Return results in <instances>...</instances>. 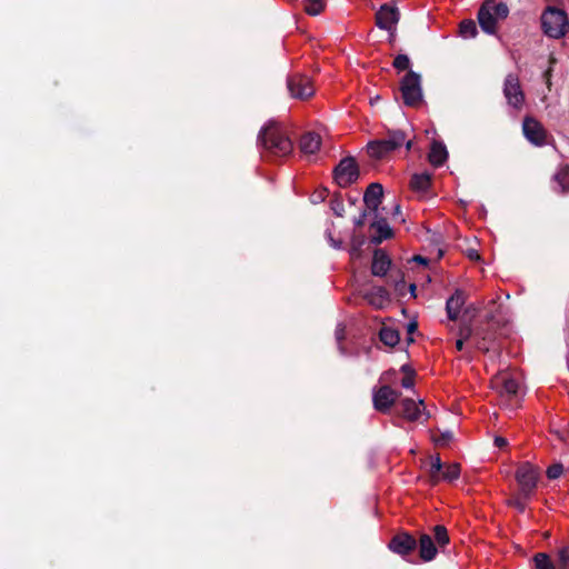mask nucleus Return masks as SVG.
<instances>
[{
    "mask_svg": "<svg viewBox=\"0 0 569 569\" xmlns=\"http://www.w3.org/2000/svg\"><path fill=\"white\" fill-rule=\"evenodd\" d=\"M555 181L562 193L569 192V167L561 169L556 176Z\"/></svg>",
    "mask_w": 569,
    "mask_h": 569,
    "instance_id": "obj_29",
    "label": "nucleus"
},
{
    "mask_svg": "<svg viewBox=\"0 0 569 569\" xmlns=\"http://www.w3.org/2000/svg\"><path fill=\"white\" fill-rule=\"evenodd\" d=\"M436 542L442 547L449 542V536L446 527L438 525L433 528Z\"/></svg>",
    "mask_w": 569,
    "mask_h": 569,
    "instance_id": "obj_33",
    "label": "nucleus"
},
{
    "mask_svg": "<svg viewBox=\"0 0 569 569\" xmlns=\"http://www.w3.org/2000/svg\"><path fill=\"white\" fill-rule=\"evenodd\" d=\"M492 386L500 393L501 398L508 402L506 406L510 407L511 409L515 408V405L511 401L518 400V393L520 389L518 380L513 377L502 375L492 381Z\"/></svg>",
    "mask_w": 569,
    "mask_h": 569,
    "instance_id": "obj_7",
    "label": "nucleus"
},
{
    "mask_svg": "<svg viewBox=\"0 0 569 569\" xmlns=\"http://www.w3.org/2000/svg\"><path fill=\"white\" fill-rule=\"evenodd\" d=\"M495 445L498 448H503L508 445V440L503 437L497 436V437H495Z\"/></svg>",
    "mask_w": 569,
    "mask_h": 569,
    "instance_id": "obj_46",
    "label": "nucleus"
},
{
    "mask_svg": "<svg viewBox=\"0 0 569 569\" xmlns=\"http://www.w3.org/2000/svg\"><path fill=\"white\" fill-rule=\"evenodd\" d=\"M563 467L561 463H555L547 469V477L549 479H557L561 476Z\"/></svg>",
    "mask_w": 569,
    "mask_h": 569,
    "instance_id": "obj_39",
    "label": "nucleus"
},
{
    "mask_svg": "<svg viewBox=\"0 0 569 569\" xmlns=\"http://www.w3.org/2000/svg\"><path fill=\"white\" fill-rule=\"evenodd\" d=\"M536 569H557L547 553L539 552L533 557Z\"/></svg>",
    "mask_w": 569,
    "mask_h": 569,
    "instance_id": "obj_30",
    "label": "nucleus"
},
{
    "mask_svg": "<svg viewBox=\"0 0 569 569\" xmlns=\"http://www.w3.org/2000/svg\"><path fill=\"white\" fill-rule=\"evenodd\" d=\"M380 340L389 347H393L399 342L400 336L398 330L391 327H383L379 332Z\"/></svg>",
    "mask_w": 569,
    "mask_h": 569,
    "instance_id": "obj_25",
    "label": "nucleus"
},
{
    "mask_svg": "<svg viewBox=\"0 0 569 569\" xmlns=\"http://www.w3.org/2000/svg\"><path fill=\"white\" fill-rule=\"evenodd\" d=\"M359 177V169L355 158L346 157L340 160L333 170L335 181L339 187L346 188L353 183Z\"/></svg>",
    "mask_w": 569,
    "mask_h": 569,
    "instance_id": "obj_6",
    "label": "nucleus"
},
{
    "mask_svg": "<svg viewBox=\"0 0 569 569\" xmlns=\"http://www.w3.org/2000/svg\"><path fill=\"white\" fill-rule=\"evenodd\" d=\"M460 476V466L458 463H450L442 469L440 480L451 482L457 480Z\"/></svg>",
    "mask_w": 569,
    "mask_h": 569,
    "instance_id": "obj_27",
    "label": "nucleus"
},
{
    "mask_svg": "<svg viewBox=\"0 0 569 569\" xmlns=\"http://www.w3.org/2000/svg\"><path fill=\"white\" fill-rule=\"evenodd\" d=\"M431 176L428 172L416 173L411 178L410 186L417 191H427L430 187Z\"/></svg>",
    "mask_w": 569,
    "mask_h": 569,
    "instance_id": "obj_24",
    "label": "nucleus"
},
{
    "mask_svg": "<svg viewBox=\"0 0 569 569\" xmlns=\"http://www.w3.org/2000/svg\"><path fill=\"white\" fill-rule=\"evenodd\" d=\"M415 291H416V284L411 283L410 284V292L412 296H415Z\"/></svg>",
    "mask_w": 569,
    "mask_h": 569,
    "instance_id": "obj_54",
    "label": "nucleus"
},
{
    "mask_svg": "<svg viewBox=\"0 0 569 569\" xmlns=\"http://www.w3.org/2000/svg\"><path fill=\"white\" fill-rule=\"evenodd\" d=\"M473 335V330L470 325L463 326L459 329V338L468 340Z\"/></svg>",
    "mask_w": 569,
    "mask_h": 569,
    "instance_id": "obj_42",
    "label": "nucleus"
},
{
    "mask_svg": "<svg viewBox=\"0 0 569 569\" xmlns=\"http://www.w3.org/2000/svg\"><path fill=\"white\" fill-rule=\"evenodd\" d=\"M336 340L338 342V348L341 355H346L345 348L341 346V341L346 337V327L342 323H338L335 330Z\"/></svg>",
    "mask_w": 569,
    "mask_h": 569,
    "instance_id": "obj_37",
    "label": "nucleus"
},
{
    "mask_svg": "<svg viewBox=\"0 0 569 569\" xmlns=\"http://www.w3.org/2000/svg\"><path fill=\"white\" fill-rule=\"evenodd\" d=\"M402 412L406 419L410 421H418L422 413L425 412L423 400L415 401L412 399L406 398L401 401Z\"/></svg>",
    "mask_w": 569,
    "mask_h": 569,
    "instance_id": "obj_16",
    "label": "nucleus"
},
{
    "mask_svg": "<svg viewBox=\"0 0 569 569\" xmlns=\"http://www.w3.org/2000/svg\"><path fill=\"white\" fill-rule=\"evenodd\" d=\"M557 569H569V550L568 548H561L558 551V565Z\"/></svg>",
    "mask_w": 569,
    "mask_h": 569,
    "instance_id": "obj_35",
    "label": "nucleus"
},
{
    "mask_svg": "<svg viewBox=\"0 0 569 569\" xmlns=\"http://www.w3.org/2000/svg\"><path fill=\"white\" fill-rule=\"evenodd\" d=\"M366 217H367V212H366V211H362L358 218H355L353 223H355L357 227H361V226H363L365 220H366Z\"/></svg>",
    "mask_w": 569,
    "mask_h": 569,
    "instance_id": "obj_45",
    "label": "nucleus"
},
{
    "mask_svg": "<svg viewBox=\"0 0 569 569\" xmlns=\"http://www.w3.org/2000/svg\"><path fill=\"white\" fill-rule=\"evenodd\" d=\"M388 547L395 553H398L400 556H407L413 549H416L417 541L412 536H410L408 533H401V535L395 536L390 540Z\"/></svg>",
    "mask_w": 569,
    "mask_h": 569,
    "instance_id": "obj_13",
    "label": "nucleus"
},
{
    "mask_svg": "<svg viewBox=\"0 0 569 569\" xmlns=\"http://www.w3.org/2000/svg\"><path fill=\"white\" fill-rule=\"evenodd\" d=\"M539 472L529 462L521 463L516 472V480L520 488V495L525 499H529L537 487Z\"/></svg>",
    "mask_w": 569,
    "mask_h": 569,
    "instance_id": "obj_5",
    "label": "nucleus"
},
{
    "mask_svg": "<svg viewBox=\"0 0 569 569\" xmlns=\"http://www.w3.org/2000/svg\"><path fill=\"white\" fill-rule=\"evenodd\" d=\"M400 392L385 385L372 390L373 408L379 412H388L399 398Z\"/></svg>",
    "mask_w": 569,
    "mask_h": 569,
    "instance_id": "obj_10",
    "label": "nucleus"
},
{
    "mask_svg": "<svg viewBox=\"0 0 569 569\" xmlns=\"http://www.w3.org/2000/svg\"><path fill=\"white\" fill-rule=\"evenodd\" d=\"M287 87L290 96L296 99H307L315 93L311 80L307 76L300 73H295L288 77Z\"/></svg>",
    "mask_w": 569,
    "mask_h": 569,
    "instance_id": "obj_9",
    "label": "nucleus"
},
{
    "mask_svg": "<svg viewBox=\"0 0 569 569\" xmlns=\"http://www.w3.org/2000/svg\"><path fill=\"white\" fill-rule=\"evenodd\" d=\"M399 18L400 12L397 7L382 4L376 13V24L379 29L386 30L393 36Z\"/></svg>",
    "mask_w": 569,
    "mask_h": 569,
    "instance_id": "obj_11",
    "label": "nucleus"
},
{
    "mask_svg": "<svg viewBox=\"0 0 569 569\" xmlns=\"http://www.w3.org/2000/svg\"><path fill=\"white\" fill-rule=\"evenodd\" d=\"M258 148L272 157H287L293 150V143L286 128L274 121L268 120L257 137Z\"/></svg>",
    "mask_w": 569,
    "mask_h": 569,
    "instance_id": "obj_1",
    "label": "nucleus"
},
{
    "mask_svg": "<svg viewBox=\"0 0 569 569\" xmlns=\"http://www.w3.org/2000/svg\"><path fill=\"white\" fill-rule=\"evenodd\" d=\"M412 261L418 262L420 264H428V259L422 256H413Z\"/></svg>",
    "mask_w": 569,
    "mask_h": 569,
    "instance_id": "obj_48",
    "label": "nucleus"
},
{
    "mask_svg": "<svg viewBox=\"0 0 569 569\" xmlns=\"http://www.w3.org/2000/svg\"><path fill=\"white\" fill-rule=\"evenodd\" d=\"M391 260L389 256L382 250H376L373 252L371 272L376 277H385L389 271Z\"/></svg>",
    "mask_w": 569,
    "mask_h": 569,
    "instance_id": "obj_17",
    "label": "nucleus"
},
{
    "mask_svg": "<svg viewBox=\"0 0 569 569\" xmlns=\"http://www.w3.org/2000/svg\"><path fill=\"white\" fill-rule=\"evenodd\" d=\"M459 33L465 39L475 38L478 33L477 26L472 20H463L459 27Z\"/></svg>",
    "mask_w": 569,
    "mask_h": 569,
    "instance_id": "obj_28",
    "label": "nucleus"
},
{
    "mask_svg": "<svg viewBox=\"0 0 569 569\" xmlns=\"http://www.w3.org/2000/svg\"><path fill=\"white\" fill-rule=\"evenodd\" d=\"M503 96L509 106L519 110L525 102V93L521 89L518 76L509 73L503 83Z\"/></svg>",
    "mask_w": 569,
    "mask_h": 569,
    "instance_id": "obj_8",
    "label": "nucleus"
},
{
    "mask_svg": "<svg viewBox=\"0 0 569 569\" xmlns=\"http://www.w3.org/2000/svg\"><path fill=\"white\" fill-rule=\"evenodd\" d=\"M366 298L370 305L382 308L389 301V293L385 288L378 287L368 292Z\"/></svg>",
    "mask_w": 569,
    "mask_h": 569,
    "instance_id": "obj_23",
    "label": "nucleus"
},
{
    "mask_svg": "<svg viewBox=\"0 0 569 569\" xmlns=\"http://www.w3.org/2000/svg\"><path fill=\"white\" fill-rule=\"evenodd\" d=\"M522 132L526 139L537 147L546 144V131L540 122L526 117L522 122Z\"/></svg>",
    "mask_w": 569,
    "mask_h": 569,
    "instance_id": "obj_12",
    "label": "nucleus"
},
{
    "mask_svg": "<svg viewBox=\"0 0 569 569\" xmlns=\"http://www.w3.org/2000/svg\"><path fill=\"white\" fill-rule=\"evenodd\" d=\"M365 244L363 237H352L351 247H350V256L351 258H359L361 256V248Z\"/></svg>",
    "mask_w": 569,
    "mask_h": 569,
    "instance_id": "obj_34",
    "label": "nucleus"
},
{
    "mask_svg": "<svg viewBox=\"0 0 569 569\" xmlns=\"http://www.w3.org/2000/svg\"><path fill=\"white\" fill-rule=\"evenodd\" d=\"M403 144L406 146L407 150H410L412 148V140L407 139L406 134H405V143Z\"/></svg>",
    "mask_w": 569,
    "mask_h": 569,
    "instance_id": "obj_52",
    "label": "nucleus"
},
{
    "mask_svg": "<svg viewBox=\"0 0 569 569\" xmlns=\"http://www.w3.org/2000/svg\"><path fill=\"white\" fill-rule=\"evenodd\" d=\"M417 328H418L417 322H415V321L408 322L407 323V332H408V335L411 336L417 330ZM408 341L412 342L413 339L411 337H409Z\"/></svg>",
    "mask_w": 569,
    "mask_h": 569,
    "instance_id": "obj_44",
    "label": "nucleus"
},
{
    "mask_svg": "<svg viewBox=\"0 0 569 569\" xmlns=\"http://www.w3.org/2000/svg\"><path fill=\"white\" fill-rule=\"evenodd\" d=\"M429 161L435 167L442 166L448 159V151L446 146L440 141H433L431 143L429 152Z\"/></svg>",
    "mask_w": 569,
    "mask_h": 569,
    "instance_id": "obj_21",
    "label": "nucleus"
},
{
    "mask_svg": "<svg viewBox=\"0 0 569 569\" xmlns=\"http://www.w3.org/2000/svg\"><path fill=\"white\" fill-rule=\"evenodd\" d=\"M400 91L403 103L408 107H418L423 101L422 79L421 76L409 70L401 79Z\"/></svg>",
    "mask_w": 569,
    "mask_h": 569,
    "instance_id": "obj_4",
    "label": "nucleus"
},
{
    "mask_svg": "<svg viewBox=\"0 0 569 569\" xmlns=\"http://www.w3.org/2000/svg\"><path fill=\"white\" fill-rule=\"evenodd\" d=\"M383 196V188L380 183L373 182L368 186L363 194V202L368 210L377 212Z\"/></svg>",
    "mask_w": 569,
    "mask_h": 569,
    "instance_id": "obj_14",
    "label": "nucleus"
},
{
    "mask_svg": "<svg viewBox=\"0 0 569 569\" xmlns=\"http://www.w3.org/2000/svg\"><path fill=\"white\" fill-rule=\"evenodd\" d=\"M475 336L477 338H479V341H477V348L480 350L488 351L489 347L486 343L487 337H486L485 332L481 330H476Z\"/></svg>",
    "mask_w": 569,
    "mask_h": 569,
    "instance_id": "obj_40",
    "label": "nucleus"
},
{
    "mask_svg": "<svg viewBox=\"0 0 569 569\" xmlns=\"http://www.w3.org/2000/svg\"><path fill=\"white\" fill-rule=\"evenodd\" d=\"M465 341L462 338L457 339L456 341V348L458 351H461L463 349Z\"/></svg>",
    "mask_w": 569,
    "mask_h": 569,
    "instance_id": "obj_51",
    "label": "nucleus"
},
{
    "mask_svg": "<svg viewBox=\"0 0 569 569\" xmlns=\"http://www.w3.org/2000/svg\"><path fill=\"white\" fill-rule=\"evenodd\" d=\"M441 438H442V443H447L448 441H450L452 439V432L451 431H445L441 435Z\"/></svg>",
    "mask_w": 569,
    "mask_h": 569,
    "instance_id": "obj_49",
    "label": "nucleus"
},
{
    "mask_svg": "<svg viewBox=\"0 0 569 569\" xmlns=\"http://www.w3.org/2000/svg\"><path fill=\"white\" fill-rule=\"evenodd\" d=\"M380 100V96H376L373 98L370 99V103L371 104H375L376 102H378Z\"/></svg>",
    "mask_w": 569,
    "mask_h": 569,
    "instance_id": "obj_53",
    "label": "nucleus"
},
{
    "mask_svg": "<svg viewBox=\"0 0 569 569\" xmlns=\"http://www.w3.org/2000/svg\"><path fill=\"white\" fill-rule=\"evenodd\" d=\"M331 210L335 212L336 216L342 217L345 213V204L341 198L336 197L330 202Z\"/></svg>",
    "mask_w": 569,
    "mask_h": 569,
    "instance_id": "obj_38",
    "label": "nucleus"
},
{
    "mask_svg": "<svg viewBox=\"0 0 569 569\" xmlns=\"http://www.w3.org/2000/svg\"><path fill=\"white\" fill-rule=\"evenodd\" d=\"M393 67L399 71L409 69V67H410L409 57L407 54H398L393 60Z\"/></svg>",
    "mask_w": 569,
    "mask_h": 569,
    "instance_id": "obj_36",
    "label": "nucleus"
},
{
    "mask_svg": "<svg viewBox=\"0 0 569 569\" xmlns=\"http://www.w3.org/2000/svg\"><path fill=\"white\" fill-rule=\"evenodd\" d=\"M486 3L491 4V11L497 19H505L508 17L509 9L508 6L503 2L496 3L495 0H486Z\"/></svg>",
    "mask_w": 569,
    "mask_h": 569,
    "instance_id": "obj_31",
    "label": "nucleus"
},
{
    "mask_svg": "<svg viewBox=\"0 0 569 569\" xmlns=\"http://www.w3.org/2000/svg\"><path fill=\"white\" fill-rule=\"evenodd\" d=\"M496 21L491 4L485 1L478 12V22L481 29L488 34H493L496 32Z\"/></svg>",
    "mask_w": 569,
    "mask_h": 569,
    "instance_id": "obj_15",
    "label": "nucleus"
},
{
    "mask_svg": "<svg viewBox=\"0 0 569 569\" xmlns=\"http://www.w3.org/2000/svg\"><path fill=\"white\" fill-rule=\"evenodd\" d=\"M371 228L376 229L377 234L371 237L375 244L381 243L383 240L392 237V229L385 218H379L371 223Z\"/></svg>",
    "mask_w": 569,
    "mask_h": 569,
    "instance_id": "obj_20",
    "label": "nucleus"
},
{
    "mask_svg": "<svg viewBox=\"0 0 569 569\" xmlns=\"http://www.w3.org/2000/svg\"><path fill=\"white\" fill-rule=\"evenodd\" d=\"M401 370H402V371H405V372H407V371H408V366H407V365H403V366L401 367Z\"/></svg>",
    "mask_w": 569,
    "mask_h": 569,
    "instance_id": "obj_55",
    "label": "nucleus"
},
{
    "mask_svg": "<svg viewBox=\"0 0 569 569\" xmlns=\"http://www.w3.org/2000/svg\"><path fill=\"white\" fill-rule=\"evenodd\" d=\"M419 552L420 557L423 561H431L435 559L438 550L436 548L435 542L431 537L428 535H422L419 539Z\"/></svg>",
    "mask_w": 569,
    "mask_h": 569,
    "instance_id": "obj_22",
    "label": "nucleus"
},
{
    "mask_svg": "<svg viewBox=\"0 0 569 569\" xmlns=\"http://www.w3.org/2000/svg\"><path fill=\"white\" fill-rule=\"evenodd\" d=\"M526 500L521 495L509 501V505L513 506L518 511L523 512L526 510Z\"/></svg>",
    "mask_w": 569,
    "mask_h": 569,
    "instance_id": "obj_41",
    "label": "nucleus"
},
{
    "mask_svg": "<svg viewBox=\"0 0 569 569\" xmlns=\"http://www.w3.org/2000/svg\"><path fill=\"white\" fill-rule=\"evenodd\" d=\"M405 143V131L399 129L388 130L386 137L369 141L367 151L370 157L382 159L398 150Z\"/></svg>",
    "mask_w": 569,
    "mask_h": 569,
    "instance_id": "obj_3",
    "label": "nucleus"
},
{
    "mask_svg": "<svg viewBox=\"0 0 569 569\" xmlns=\"http://www.w3.org/2000/svg\"><path fill=\"white\" fill-rule=\"evenodd\" d=\"M327 238H328L329 243H330V246L332 248H335V249H341L342 248V242L340 240L333 239L330 231H327Z\"/></svg>",
    "mask_w": 569,
    "mask_h": 569,
    "instance_id": "obj_43",
    "label": "nucleus"
},
{
    "mask_svg": "<svg viewBox=\"0 0 569 569\" xmlns=\"http://www.w3.org/2000/svg\"><path fill=\"white\" fill-rule=\"evenodd\" d=\"M540 20L543 33L549 38L560 39L568 31L569 17L565 10L548 7L542 12Z\"/></svg>",
    "mask_w": 569,
    "mask_h": 569,
    "instance_id": "obj_2",
    "label": "nucleus"
},
{
    "mask_svg": "<svg viewBox=\"0 0 569 569\" xmlns=\"http://www.w3.org/2000/svg\"><path fill=\"white\" fill-rule=\"evenodd\" d=\"M321 146V137L316 132H306L302 134L299 148L303 154H315Z\"/></svg>",
    "mask_w": 569,
    "mask_h": 569,
    "instance_id": "obj_19",
    "label": "nucleus"
},
{
    "mask_svg": "<svg viewBox=\"0 0 569 569\" xmlns=\"http://www.w3.org/2000/svg\"><path fill=\"white\" fill-rule=\"evenodd\" d=\"M323 8V0H305V11L310 16H318Z\"/></svg>",
    "mask_w": 569,
    "mask_h": 569,
    "instance_id": "obj_32",
    "label": "nucleus"
},
{
    "mask_svg": "<svg viewBox=\"0 0 569 569\" xmlns=\"http://www.w3.org/2000/svg\"><path fill=\"white\" fill-rule=\"evenodd\" d=\"M466 302V295L462 290L456 289L453 295L446 302V310L450 320H457L462 306Z\"/></svg>",
    "mask_w": 569,
    "mask_h": 569,
    "instance_id": "obj_18",
    "label": "nucleus"
},
{
    "mask_svg": "<svg viewBox=\"0 0 569 569\" xmlns=\"http://www.w3.org/2000/svg\"><path fill=\"white\" fill-rule=\"evenodd\" d=\"M401 386L406 389H410L413 387V380L411 377H405L401 381Z\"/></svg>",
    "mask_w": 569,
    "mask_h": 569,
    "instance_id": "obj_47",
    "label": "nucleus"
},
{
    "mask_svg": "<svg viewBox=\"0 0 569 569\" xmlns=\"http://www.w3.org/2000/svg\"><path fill=\"white\" fill-rule=\"evenodd\" d=\"M468 257H469L470 259H475V260H478V259L480 258V257H479V254H478V252H477L475 249H470V250L468 251Z\"/></svg>",
    "mask_w": 569,
    "mask_h": 569,
    "instance_id": "obj_50",
    "label": "nucleus"
},
{
    "mask_svg": "<svg viewBox=\"0 0 569 569\" xmlns=\"http://www.w3.org/2000/svg\"><path fill=\"white\" fill-rule=\"evenodd\" d=\"M399 212H400V206H396L395 213H399Z\"/></svg>",
    "mask_w": 569,
    "mask_h": 569,
    "instance_id": "obj_56",
    "label": "nucleus"
},
{
    "mask_svg": "<svg viewBox=\"0 0 569 569\" xmlns=\"http://www.w3.org/2000/svg\"><path fill=\"white\" fill-rule=\"evenodd\" d=\"M443 469V465L439 456L431 457L429 475L433 483L440 481V476Z\"/></svg>",
    "mask_w": 569,
    "mask_h": 569,
    "instance_id": "obj_26",
    "label": "nucleus"
}]
</instances>
